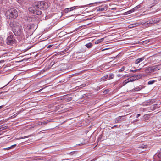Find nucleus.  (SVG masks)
Listing matches in <instances>:
<instances>
[{"instance_id":"obj_1","label":"nucleus","mask_w":161,"mask_h":161,"mask_svg":"<svg viewBox=\"0 0 161 161\" xmlns=\"http://www.w3.org/2000/svg\"><path fill=\"white\" fill-rule=\"evenodd\" d=\"M7 18L10 19H15L18 16L17 10L14 8H11L7 11L5 14Z\"/></svg>"},{"instance_id":"obj_2","label":"nucleus","mask_w":161,"mask_h":161,"mask_svg":"<svg viewBox=\"0 0 161 161\" xmlns=\"http://www.w3.org/2000/svg\"><path fill=\"white\" fill-rule=\"evenodd\" d=\"M102 3V2H95L93 3H90L88 4V5H92L95 3ZM88 5H82V6H73L72 7L69 8H66L64 9V12L66 13H67L69 12L72 11L76 8H84L86 7V6H88Z\"/></svg>"},{"instance_id":"obj_3","label":"nucleus","mask_w":161,"mask_h":161,"mask_svg":"<svg viewBox=\"0 0 161 161\" xmlns=\"http://www.w3.org/2000/svg\"><path fill=\"white\" fill-rule=\"evenodd\" d=\"M13 31L15 35L19 37L21 40L24 38V31L22 27L18 29H16Z\"/></svg>"},{"instance_id":"obj_4","label":"nucleus","mask_w":161,"mask_h":161,"mask_svg":"<svg viewBox=\"0 0 161 161\" xmlns=\"http://www.w3.org/2000/svg\"><path fill=\"white\" fill-rule=\"evenodd\" d=\"M47 7V3L44 1H41L38 2L37 4H36V8L40 9H46Z\"/></svg>"},{"instance_id":"obj_5","label":"nucleus","mask_w":161,"mask_h":161,"mask_svg":"<svg viewBox=\"0 0 161 161\" xmlns=\"http://www.w3.org/2000/svg\"><path fill=\"white\" fill-rule=\"evenodd\" d=\"M141 77L142 76L141 75H137L130 77V78L125 80L124 82V83L125 84L129 82H132L137 80L140 79Z\"/></svg>"},{"instance_id":"obj_6","label":"nucleus","mask_w":161,"mask_h":161,"mask_svg":"<svg viewBox=\"0 0 161 161\" xmlns=\"http://www.w3.org/2000/svg\"><path fill=\"white\" fill-rule=\"evenodd\" d=\"M10 25L11 27L12 28L13 31H14V30H15L16 29L20 28V27H21L20 24L15 21H13L11 23Z\"/></svg>"},{"instance_id":"obj_7","label":"nucleus","mask_w":161,"mask_h":161,"mask_svg":"<svg viewBox=\"0 0 161 161\" xmlns=\"http://www.w3.org/2000/svg\"><path fill=\"white\" fill-rule=\"evenodd\" d=\"M15 42V40L14 39L13 35H10L8 36L7 39V43L8 45L13 44Z\"/></svg>"},{"instance_id":"obj_8","label":"nucleus","mask_w":161,"mask_h":161,"mask_svg":"<svg viewBox=\"0 0 161 161\" xmlns=\"http://www.w3.org/2000/svg\"><path fill=\"white\" fill-rule=\"evenodd\" d=\"M156 22L155 21V20H151L149 21H148L143 24L144 25L148 27L149 26L150 24H154Z\"/></svg>"},{"instance_id":"obj_9","label":"nucleus","mask_w":161,"mask_h":161,"mask_svg":"<svg viewBox=\"0 0 161 161\" xmlns=\"http://www.w3.org/2000/svg\"><path fill=\"white\" fill-rule=\"evenodd\" d=\"M152 72H156L160 69V67L158 66H153L150 67Z\"/></svg>"},{"instance_id":"obj_10","label":"nucleus","mask_w":161,"mask_h":161,"mask_svg":"<svg viewBox=\"0 0 161 161\" xmlns=\"http://www.w3.org/2000/svg\"><path fill=\"white\" fill-rule=\"evenodd\" d=\"M106 9L107 7L106 6H101L98 7L97 10V11H106Z\"/></svg>"},{"instance_id":"obj_11","label":"nucleus","mask_w":161,"mask_h":161,"mask_svg":"<svg viewBox=\"0 0 161 161\" xmlns=\"http://www.w3.org/2000/svg\"><path fill=\"white\" fill-rule=\"evenodd\" d=\"M158 158L159 159H157V161H160L161 159V151L159 153L155 154L154 156V158Z\"/></svg>"},{"instance_id":"obj_12","label":"nucleus","mask_w":161,"mask_h":161,"mask_svg":"<svg viewBox=\"0 0 161 161\" xmlns=\"http://www.w3.org/2000/svg\"><path fill=\"white\" fill-rule=\"evenodd\" d=\"M144 59V57H142L141 58H138L135 61V64H138L141 62Z\"/></svg>"},{"instance_id":"obj_13","label":"nucleus","mask_w":161,"mask_h":161,"mask_svg":"<svg viewBox=\"0 0 161 161\" xmlns=\"http://www.w3.org/2000/svg\"><path fill=\"white\" fill-rule=\"evenodd\" d=\"M150 117V114H147L143 116V119L145 121L147 120Z\"/></svg>"},{"instance_id":"obj_14","label":"nucleus","mask_w":161,"mask_h":161,"mask_svg":"<svg viewBox=\"0 0 161 161\" xmlns=\"http://www.w3.org/2000/svg\"><path fill=\"white\" fill-rule=\"evenodd\" d=\"M124 116H119L118 118L116 119L115 120V123H119L122 119H124V118H122Z\"/></svg>"},{"instance_id":"obj_15","label":"nucleus","mask_w":161,"mask_h":161,"mask_svg":"<svg viewBox=\"0 0 161 161\" xmlns=\"http://www.w3.org/2000/svg\"><path fill=\"white\" fill-rule=\"evenodd\" d=\"M104 38H102L101 39L97 40L95 42V44H98L100 42H102L104 40Z\"/></svg>"},{"instance_id":"obj_16","label":"nucleus","mask_w":161,"mask_h":161,"mask_svg":"<svg viewBox=\"0 0 161 161\" xmlns=\"http://www.w3.org/2000/svg\"><path fill=\"white\" fill-rule=\"evenodd\" d=\"M50 121L49 120H46L44 121L43 122H40V123H39L38 125H46Z\"/></svg>"},{"instance_id":"obj_17","label":"nucleus","mask_w":161,"mask_h":161,"mask_svg":"<svg viewBox=\"0 0 161 161\" xmlns=\"http://www.w3.org/2000/svg\"><path fill=\"white\" fill-rule=\"evenodd\" d=\"M145 72L147 73H152V70L150 67H148L145 70Z\"/></svg>"},{"instance_id":"obj_18","label":"nucleus","mask_w":161,"mask_h":161,"mask_svg":"<svg viewBox=\"0 0 161 161\" xmlns=\"http://www.w3.org/2000/svg\"><path fill=\"white\" fill-rule=\"evenodd\" d=\"M36 11L34 12V14H36L38 15H40L42 14V12L41 11L39 10H36Z\"/></svg>"},{"instance_id":"obj_19","label":"nucleus","mask_w":161,"mask_h":161,"mask_svg":"<svg viewBox=\"0 0 161 161\" xmlns=\"http://www.w3.org/2000/svg\"><path fill=\"white\" fill-rule=\"evenodd\" d=\"M85 46L88 48H90L92 46V44L90 42L86 44Z\"/></svg>"},{"instance_id":"obj_20","label":"nucleus","mask_w":161,"mask_h":161,"mask_svg":"<svg viewBox=\"0 0 161 161\" xmlns=\"http://www.w3.org/2000/svg\"><path fill=\"white\" fill-rule=\"evenodd\" d=\"M35 8H36V7ZM36 10L35 9H34L33 8L31 7L29 8V11L33 13V14H34V12L36 11Z\"/></svg>"},{"instance_id":"obj_21","label":"nucleus","mask_w":161,"mask_h":161,"mask_svg":"<svg viewBox=\"0 0 161 161\" xmlns=\"http://www.w3.org/2000/svg\"><path fill=\"white\" fill-rule=\"evenodd\" d=\"M134 12L132 9L125 13V15H127Z\"/></svg>"},{"instance_id":"obj_22","label":"nucleus","mask_w":161,"mask_h":161,"mask_svg":"<svg viewBox=\"0 0 161 161\" xmlns=\"http://www.w3.org/2000/svg\"><path fill=\"white\" fill-rule=\"evenodd\" d=\"M140 7H141V5H139L137 6H136L135 7L133 8H132V9H133V11L134 12L136 10L138 9Z\"/></svg>"},{"instance_id":"obj_23","label":"nucleus","mask_w":161,"mask_h":161,"mask_svg":"<svg viewBox=\"0 0 161 161\" xmlns=\"http://www.w3.org/2000/svg\"><path fill=\"white\" fill-rule=\"evenodd\" d=\"M24 28H25L27 30H30L31 29V26L30 25L28 24L27 25V26L25 25Z\"/></svg>"},{"instance_id":"obj_24","label":"nucleus","mask_w":161,"mask_h":161,"mask_svg":"<svg viewBox=\"0 0 161 161\" xmlns=\"http://www.w3.org/2000/svg\"><path fill=\"white\" fill-rule=\"evenodd\" d=\"M108 77V75H105L103 77L101 78V80L103 81L104 80L106 79Z\"/></svg>"},{"instance_id":"obj_25","label":"nucleus","mask_w":161,"mask_h":161,"mask_svg":"<svg viewBox=\"0 0 161 161\" xmlns=\"http://www.w3.org/2000/svg\"><path fill=\"white\" fill-rule=\"evenodd\" d=\"M134 27L138 26L142 24L141 23L139 22L133 24Z\"/></svg>"},{"instance_id":"obj_26","label":"nucleus","mask_w":161,"mask_h":161,"mask_svg":"<svg viewBox=\"0 0 161 161\" xmlns=\"http://www.w3.org/2000/svg\"><path fill=\"white\" fill-rule=\"evenodd\" d=\"M141 89H142L141 87H138L135 88L133 90H134V91H138L140 90Z\"/></svg>"},{"instance_id":"obj_27","label":"nucleus","mask_w":161,"mask_h":161,"mask_svg":"<svg viewBox=\"0 0 161 161\" xmlns=\"http://www.w3.org/2000/svg\"><path fill=\"white\" fill-rule=\"evenodd\" d=\"M114 75L112 74H110L109 75V79H111L114 78Z\"/></svg>"},{"instance_id":"obj_28","label":"nucleus","mask_w":161,"mask_h":161,"mask_svg":"<svg viewBox=\"0 0 161 161\" xmlns=\"http://www.w3.org/2000/svg\"><path fill=\"white\" fill-rule=\"evenodd\" d=\"M155 82V80H151L148 82V84L149 85H151L153 84Z\"/></svg>"},{"instance_id":"obj_29","label":"nucleus","mask_w":161,"mask_h":161,"mask_svg":"<svg viewBox=\"0 0 161 161\" xmlns=\"http://www.w3.org/2000/svg\"><path fill=\"white\" fill-rule=\"evenodd\" d=\"M141 69V68H140L139 69H135V70H130V72H136L137 71H139Z\"/></svg>"},{"instance_id":"obj_30","label":"nucleus","mask_w":161,"mask_h":161,"mask_svg":"<svg viewBox=\"0 0 161 161\" xmlns=\"http://www.w3.org/2000/svg\"><path fill=\"white\" fill-rule=\"evenodd\" d=\"M16 146V144L13 145L11 146L10 147H8L7 148V149H10L11 148H12L15 147Z\"/></svg>"},{"instance_id":"obj_31","label":"nucleus","mask_w":161,"mask_h":161,"mask_svg":"<svg viewBox=\"0 0 161 161\" xmlns=\"http://www.w3.org/2000/svg\"><path fill=\"white\" fill-rule=\"evenodd\" d=\"M31 136V135H28V136H25L24 137H21V138H19V139H24V138H28V137Z\"/></svg>"},{"instance_id":"obj_32","label":"nucleus","mask_w":161,"mask_h":161,"mask_svg":"<svg viewBox=\"0 0 161 161\" xmlns=\"http://www.w3.org/2000/svg\"><path fill=\"white\" fill-rule=\"evenodd\" d=\"M124 67L122 68L121 69H120L119 70V72H121L124 71Z\"/></svg>"},{"instance_id":"obj_33","label":"nucleus","mask_w":161,"mask_h":161,"mask_svg":"<svg viewBox=\"0 0 161 161\" xmlns=\"http://www.w3.org/2000/svg\"><path fill=\"white\" fill-rule=\"evenodd\" d=\"M129 27L130 28H132L134 27L133 24H130L129 25Z\"/></svg>"},{"instance_id":"obj_34","label":"nucleus","mask_w":161,"mask_h":161,"mask_svg":"<svg viewBox=\"0 0 161 161\" xmlns=\"http://www.w3.org/2000/svg\"><path fill=\"white\" fill-rule=\"evenodd\" d=\"M4 62V61L3 60L0 61V63H3Z\"/></svg>"},{"instance_id":"obj_35","label":"nucleus","mask_w":161,"mask_h":161,"mask_svg":"<svg viewBox=\"0 0 161 161\" xmlns=\"http://www.w3.org/2000/svg\"><path fill=\"white\" fill-rule=\"evenodd\" d=\"M109 49V48H105L104 49H103L102 50V51H104L105 50H107L108 49Z\"/></svg>"},{"instance_id":"obj_36","label":"nucleus","mask_w":161,"mask_h":161,"mask_svg":"<svg viewBox=\"0 0 161 161\" xmlns=\"http://www.w3.org/2000/svg\"><path fill=\"white\" fill-rule=\"evenodd\" d=\"M3 40L2 39L0 38V44L2 43Z\"/></svg>"},{"instance_id":"obj_37","label":"nucleus","mask_w":161,"mask_h":161,"mask_svg":"<svg viewBox=\"0 0 161 161\" xmlns=\"http://www.w3.org/2000/svg\"><path fill=\"white\" fill-rule=\"evenodd\" d=\"M107 92H108V91L107 90H105L104 91L103 93H107Z\"/></svg>"},{"instance_id":"obj_38","label":"nucleus","mask_w":161,"mask_h":161,"mask_svg":"<svg viewBox=\"0 0 161 161\" xmlns=\"http://www.w3.org/2000/svg\"><path fill=\"white\" fill-rule=\"evenodd\" d=\"M51 46H52V45H48V46H47V48H50Z\"/></svg>"},{"instance_id":"obj_39","label":"nucleus","mask_w":161,"mask_h":161,"mask_svg":"<svg viewBox=\"0 0 161 161\" xmlns=\"http://www.w3.org/2000/svg\"><path fill=\"white\" fill-rule=\"evenodd\" d=\"M75 151L71 152L70 153V154L71 155H72L74 153H75Z\"/></svg>"},{"instance_id":"obj_40","label":"nucleus","mask_w":161,"mask_h":161,"mask_svg":"<svg viewBox=\"0 0 161 161\" xmlns=\"http://www.w3.org/2000/svg\"><path fill=\"white\" fill-rule=\"evenodd\" d=\"M140 116V114H137L136 115V118H138Z\"/></svg>"},{"instance_id":"obj_41","label":"nucleus","mask_w":161,"mask_h":161,"mask_svg":"<svg viewBox=\"0 0 161 161\" xmlns=\"http://www.w3.org/2000/svg\"><path fill=\"white\" fill-rule=\"evenodd\" d=\"M71 97H69V99H68L70 101V100H71Z\"/></svg>"},{"instance_id":"obj_42","label":"nucleus","mask_w":161,"mask_h":161,"mask_svg":"<svg viewBox=\"0 0 161 161\" xmlns=\"http://www.w3.org/2000/svg\"><path fill=\"white\" fill-rule=\"evenodd\" d=\"M3 108V106H0V109L2 108Z\"/></svg>"},{"instance_id":"obj_43","label":"nucleus","mask_w":161,"mask_h":161,"mask_svg":"<svg viewBox=\"0 0 161 161\" xmlns=\"http://www.w3.org/2000/svg\"><path fill=\"white\" fill-rule=\"evenodd\" d=\"M67 154H70V153H67Z\"/></svg>"},{"instance_id":"obj_44","label":"nucleus","mask_w":161,"mask_h":161,"mask_svg":"<svg viewBox=\"0 0 161 161\" xmlns=\"http://www.w3.org/2000/svg\"><path fill=\"white\" fill-rule=\"evenodd\" d=\"M118 76H119H119H120V75H118Z\"/></svg>"},{"instance_id":"obj_45","label":"nucleus","mask_w":161,"mask_h":161,"mask_svg":"<svg viewBox=\"0 0 161 161\" xmlns=\"http://www.w3.org/2000/svg\"><path fill=\"white\" fill-rule=\"evenodd\" d=\"M69 159H65V160H69Z\"/></svg>"},{"instance_id":"obj_46","label":"nucleus","mask_w":161,"mask_h":161,"mask_svg":"<svg viewBox=\"0 0 161 161\" xmlns=\"http://www.w3.org/2000/svg\"><path fill=\"white\" fill-rule=\"evenodd\" d=\"M2 92H1L0 93V94L1 93H2Z\"/></svg>"},{"instance_id":"obj_47","label":"nucleus","mask_w":161,"mask_h":161,"mask_svg":"<svg viewBox=\"0 0 161 161\" xmlns=\"http://www.w3.org/2000/svg\"><path fill=\"white\" fill-rule=\"evenodd\" d=\"M127 77H129V76H128V75H127Z\"/></svg>"},{"instance_id":"obj_48","label":"nucleus","mask_w":161,"mask_h":161,"mask_svg":"<svg viewBox=\"0 0 161 161\" xmlns=\"http://www.w3.org/2000/svg\"><path fill=\"white\" fill-rule=\"evenodd\" d=\"M7 85H8V84H7ZM6 85H6L5 86H6Z\"/></svg>"}]
</instances>
